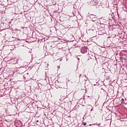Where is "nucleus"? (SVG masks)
<instances>
[{
  "label": "nucleus",
  "instance_id": "5",
  "mask_svg": "<svg viewBox=\"0 0 127 127\" xmlns=\"http://www.w3.org/2000/svg\"><path fill=\"white\" fill-rule=\"evenodd\" d=\"M121 104H122V105H125V99L122 98L121 100Z\"/></svg>",
  "mask_w": 127,
  "mask_h": 127
},
{
  "label": "nucleus",
  "instance_id": "1",
  "mask_svg": "<svg viewBox=\"0 0 127 127\" xmlns=\"http://www.w3.org/2000/svg\"><path fill=\"white\" fill-rule=\"evenodd\" d=\"M89 17L92 20V21H96L98 19V17L96 15L90 14Z\"/></svg>",
  "mask_w": 127,
  "mask_h": 127
},
{
  "label": "nucleus",
  "instance_id": "11",
  "mask_svg": "<svg viewBox=\"0 0 127 127\" xmlns=\"http://www.w3.org/2000/svg\"><path fill=\"white\" fill-rule=\"evenodd\" d=\"M92 111H93V107H92V108L91 109V112H92Z\"/></svg>",
  "mask_w": 127,
  "mask_h": 127
},
{
  "label": "nucleus",
  "instance_id": "17",
  "mask_svg": "<svg viewBox=\"0 0 127 127\" xmlns=\"http://www.w3.org/2000/svg\"><path fill=\"white\" fill-rule=\"evenodd\" d=\"M124 60H127V59H124Z\"/></svg>",
  "mask_w": 127,
  "mask_h": 127
},
{
  "label": "nucleus",
  "instance_id": "20",
  "mask_svg": "<svg viewBox=\"0 0 127 127\" xmlns=\"http://www.w3.org/2000/svg\"><path fill=\"white\" fill-rule=\"evenodd\" d=\"M126 101H127V99L125 98Z\"/></svg>",
  "mask_w": 127,
  "mask_h": 127
},
{
  "label": "nucleus",
  "instance_id": "14",
  "mask_svg": "<svg viewBox=\"0 0 127 127\" xmlns=\"http://www.w3.org/2000/svg\"><path fill=\"white\" fill-rule=\"evenodd\" d=\"M82 76V74H80L79 77H81Z\"/></svg>",
  "mask_w": 127,
  "mask_h": 127
},
{
  "label": "nucleus",
  "instance_id": "9",
  "mask_svg": "<svg viewBox=\"0 0 127 127\" xmlns=\"http://www.w3.org/2000/svg\"><path fill=\"white\" fill-rule=\"evenodd\" d=\"M86 125H87V123H83V126H86Z\"/></svg>",
  "mask_w": 127,
  "mask_h": 127
},
{
  "label": "nucleus",
  "instance_id": "8",
  "mask_svg": "<svg viewBox=\"0 0 127 127\" xmlns=\"http://www.w3.org/2000/svg\"><path fill=\"white\" fill-rule=\"evenodd\" d=\"M99 1H100V0H97L95 2L96 3H99Z\"/></svg>",
  "mask_w": 127,
  "mask_h": 127
},
{
  "label": "nucleus",
  "instance_id": "6",
  "mask_svg": "<svg viewBox=\"0 0 127 127\" xmlns=\"http://www.w3.org/2000/svg\"><path fill=\"white\" fill-rule=\"evenodd\" d=\"M12 63H13V64H16V63H17V61H14V60H12Z\"/></svg>",
  "mask_w": 127,
  "mask_h": 127
},
{
  "label": "nucleus",
  "instance_id": "19",
  "mask_svg": "<svg viewBox=\"0 0 127 127\" xmlns=\"http://www.w3.org/2000/svg\"><path fill=\"white\" fill-rule=\"evenodd\" d=\"M101 90H104V89H102V88Z\"/></svg>",
  "mask_w": 127,
  "mask_h": 127
},
{
  "label": "nucleus",
  "instance_id": "10",
  "mask_svg": "<svg viewBox=\"0 0 127 127\" xmlns=\"http://www.w3.org/2000/svg\"><path fill=\"white\" fill-rule=\"evenodd\" d=\"M88 107H90V108H92V106H91V105H88Z\"/></svg>",
  "mask_w": 127,
  "mask_h": 127
},
{
  "label": "nucleus",
  "instance_id": "7",
  "mask_svg": "<svg viewBox=\"0 0 127 127\" xmlns=\"http://www.w3.org/2000/svg\"><path fill=\"white\" fill-rule=\"evenodd\" d=\"M120 61H121V62H123V58L120 57Z\"/></svg>",
  "mask_w": 127,
  "mask_h": 127
},
{
  "label": "nucleus",
  "instance_id": "2",
  "mask_svg": "<svg viewBox=\"0 0 127 127\" xmlns=\"http://www.w3.org/2000/svg\"><path fill=\"white\" fill-rule=\"evenodd\" d=\"M88 52V48L86 47H82L81 48L80 52L82 53V54H85V53H87Z\"/></svg>",
  "mask_w": 127,
  "mask_h": 127
},
{
  "label": "nucleus",
  "instance_id": "3",
  "mask_svg": "<svg viewBox=\"0 0 127 127\" xmlns=\"http://www.w3.org/2000/svg\"><path fill=\"white\" fill-rule=\"evenodd\" d=\"M99 35H104L105 34V30H99L98 31Z\"/></svg>",
  "mask_w": 127,
  "mask_h": 127
},
{
  "label": "nucleus",
  "instance_id": "12",
  "mask_svg": "<svg viewBox=\"0 0 127 127\" xmlns=\"http://www.w3.org/2000/svg\"><path fill=\"white\" fill-rule=\"evenodd\" d=\"M39 121H38V120L36 121V123H39Z\"/></svg>",
  "mask_w": 127,
  "mask_h": 127
},
{
  "label": "nucleus",
  "instance_id": "16",
  "mask_svg": "<svg viewBox=\"0 0 127 127\" xmlns=\"http://www.w3.org/2000/svg\"><path fill=\"white\" fill-rule=\"evenodd\" d=\"M77 59H78V60H80V59H79V58H77Z\"/></svg>",
  "mask_w": 127,
  "mask_h": 127
},
{
  "label": "nucleus",
  "instance_id": "13",
  "mask_svg": "<svg viewBox=\"0 0 127 127\" xmlns=\"http://www.w3.org/2000/svg\"><path fill=\"white\" fill-rule=\"evenodd\" d=\"M83 77H86V75H83Z\"/></svg>",
  "mask_w": 127,
  "mask_h": 127
},
{
  "label": "nucleus",
  "instance_id": "21",
  "mask_svg": "<svg viewBox=\"0 0 127 127\" xmlns=\"http://www.w3.org/2000/svg\"><path fill=\"white\" fill-rule=\"evenodd\" d=\"M89 126H92L91 125H89Z\"/></svg>",
  "mask_w": 127,
  "mask_h": 127
},
{
  "label": "nucleus",
  "instance_id": "4",
  "mask_svg": "<svg viewBox=\"0 0 127 127\" xmlns=\"http://www.w3.org/2000/svg\"><path fill=\"white\" fill-rule=\"evenodd\" d=\"M62 93H67V89L63 88L61 90Z\"/></svg>",
  "mask_w": 127,
  "mask_h": 127
},
{
  "label": "nucleus",
  "instance_id": "15",
  "mask_svg": "<svg viewBox=\"0 0 127 127\" xmlns=\"http://www.w3.org/2000/svg\"><path fill=\"white\" fill-rule=\"evenodd\" d=\"M25 75H24V77L25 79L26 77H25Z\"/></svg>",
  "mask_w": 127,
  "mask_h": 127
},
{
  "label": "nucleus",
  "instance_id": "18",
  "mask_svg": "<svg viewBox=\"0 0 127 127\" xmlns=\"http://www.w3.org/2000/svg\"><path fill=\"white\" fill-rule=\"evenodd\" d=\"M60 61H62V59H61V60H60Z\"/></svg>",
  "mask_w": 127,
  "mask_h": 127
}]
</instances>
